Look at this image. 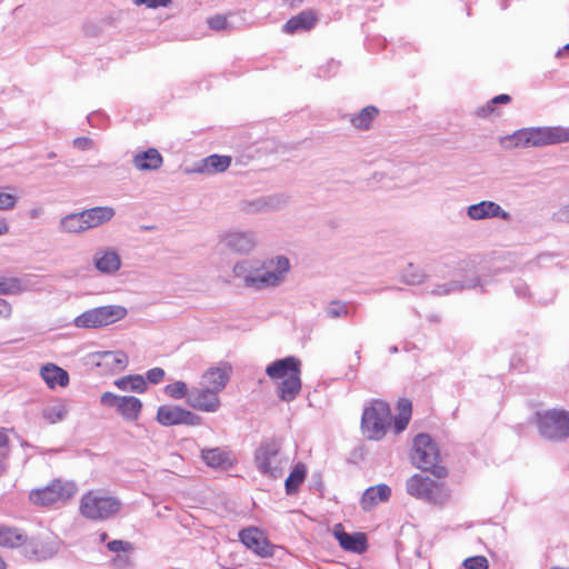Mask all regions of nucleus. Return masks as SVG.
<instances>
[{
	"mask_svg": "<svg viewBox=\"0 0 569 569\" xmlns=\"http://www.w3.org/2000/svg\"><path fill=\"white\" fill-rule=\"evenodd\" d=\"M126 315L127 310L121 306H103L81 313L74 323L78 328H99L114 323Z\"/></svg>",
	"mask_w": 569,
	"mask_h": 569,
	"instance_id": "nucleus-8",
	"label": "nucleus"
},
{
	"mask_svg": "<svg viewBox=\"0 0 569 569\" xmlns=\"http://www.w3.org/2000/svg\"><path fill=\"white\" fill-rule=\"evenodd\" d=\"M164 393L172 399H182L186 396L188 397V387L183 381H176L173 383L167 385L164 388Z\"/></svg>",
	"mask_w": 569,
	"mask_h": 569,
	"instance_id": "nucleus-41",
	"label": "nucleus"
},
{
	"mask_svg": "<svg viewBox=\"0 0 569 569\" xmlns=\"http://www.w3.org/2000/svg\"><path fill=\"white\" fill-rule=\"evenodd\" d=\"M6 470V465H0V476Z\"/></svg>",
	"mask_w": 569,
	"mask_h": 569,
	"instance_id": "nucleus-59",
	"label": "nucleus"
},
{
	"mask_svg": "<svg viewBox=\"0 0 569 569\" xmlns=\"http://www.w3.org/2000/svg\"><path fill=\"white\" fill-rule=\"evenodd\" d=\"M230 164V156L211 154L202 160L200 172L208 174L223 172Z\"/></svg>",
	"mask_w": 569,
	"mask_h": 569,
	"instance_id": "nucleus-27",
	"label": "nucleus"
},
{
	"mask_svg": "<svg viewBox=\"0 0 569 569\" xmlns=\"http://www.w3.org/2000/svg\"><path fill=\"white\" fill-rule=\"evenodd\" d=\"M121 509L118 498L102 490H90L82 495L79 502L80 515L89 520L103 521L114 517Z\"/></svg>",
	"mask_w": 569,
	"mask_h": 569,
	"instance_id": "nucleus-5",
	"label": "nucleus"
},
{
	"mask_svg": "<svg viewBox=\"0 0 569 569\" xmlns=\"http://www.w3.org/2000/svg\"><path fill=\"white\" fill-rule=\"evenodd\" d=\"M227 247L239 253L248 252L253 247V241L243 233H230L226 238Z\"/></svg>",
	"mask_w": 569,
	"mask_h": 569,
	"instance_id": "nucleus-31",
	"label": "nucleus"
},
{
	"mask_svg": "<svg viewBox=\"0 0 569 569\" xmlns=\"http://www.w3.org/2000/svg\"><path fill=\"white\" fill-rule=\"evenodd\" d=\"M22 546L26 558L32 561H42L57 555L60 543L56 538L38 536L27 539Z\"/></svg>",
	"mask_w": 569,
	"mask_h": 569,
	"instance_id": "nucleus-10",
	"label": "nucleus"
},
{
	"mask_svg": "<svg viewBox=\"0 0 569 569\" xmlns=\"http://www.w3.org/2000/svg\"><path fill=\"white\" fill-rule=\"evenodd\" d=\"M530 147L569 142V128L543 127L528 129Z\"/></svg>",
	"mask_w": 569,
	"mask_h": 569,
	"instance_id": "nucleus-11",
	"label": "nucleus"
},
{
	"mask_svg": "<svg viewBox=\"0 0 569 569\" xmlns=\"http://www.w3.org/2000/svg\"><path fill=\"white\" fill-rule=\"evenodd\" d=\"M7 568V565L4 562V560L2 559V557H0V569H6Z\"/></svg>",
	"mask_w": 569,
	"mask_h": 569,
	"instance_id": "nucleus-57",
	"label": "nucleus"
},
{
	"mask_svg": "<svg viewBox=\"0 0 569 569\" xmlns=\"http://www.w3.org/2000/svg\"><path fill=\"white\" fill-rule=\"evenodd\" d=\"M78 492L73 480L53 479L42 488L29 492L31 503L42 508L59 509L66 506Z\"/></svg>",
	"mask_w": 569,
	"mask_h": 569,
	"instance_id": "nucleus-3",
	"label": "nucleus"
},
{
	"mask_svg": "<svg viewBox=\"0 0 569 569\" xmlns=\"http://www.w3.org/2000/svg\"><path fill=\"white\" fill-rule=\"evenodd\" d=\"M97 366L109 372H120L128 366V357L122 351H106L97 356Z\"/></svg>",
	"mask_w": 569,
	"mask_h": 569,
	"instance_id": "nucleus-19",
	"label": "nucleus"
},
{
	"mask_svg": "<svg viewBox=\"0 0 569 569\" xmlns=\"http://www.w3.org/2000/svg\"><path fill=\"white\" fill-rule=\"evenodd\" d=\"M333 533L341 548L346 551L361 553L367 549V540L363 533H347L342 530L341 525L336 526Z\"/></svg>",
	"mask_w": 569,
	"mask_h": 569,
	"instance_id": "nucleus-17",
	"label": "nucleus"
},
{
	"mask_svg": "<svg viewBox=\"0 0 569 569\" xmlns=\"http://www.w3.org/2000/svg\"><path fill=\"white\" fill-rule=\"evenodd\" d=\"M463 567L466 569H488L489 563L485 556H475L465 559Z\"/></svg>",
	"mask_w": 569,
	"mask_h": 569,
	"instance_id": "nucleus-42",
	"label": "nucleus"
},
{
	"mask_svg": "<svg viewBox=\"0 0 569 569\" xmlns=\"http://www.w3.org/2000/svg\"><path fill=\"white\" fill-rule=\"evenodd\" d=\"M528 129L516 131L515 133L501 139V143L506 148H528L530 147Z\"/></svg>",
	"mask_w": 569,
	"mask_h": 569,
	"instance_id": "nucleus-33",
	"label": "nucleus"
},
{
	"mask_svg": "<svg viewBox=\"0 0 569 569\" xmlns=\"http://www.w3.org/2000/svg\"><path fill=\"white\" fill-rule=\"evenodd\" d=\"M391 496V489L385 483L368 488L360 500L363 510H370L378 503L387 501Z\"/></svg>",
	"mask_w": 569,
	"mask_h": 569,
	"instance_id": "nucleus-21",
	"label": "nucleus"
},
{
	"mask_svg": "<svg viewBox=\"0 0 569 569\" xmlns=\"http://www.w3.org/2000/svg\"><path fill=\"white\" fill-rule=\"evenodd\" d=\"M108 549L112 552H129L133 549L132 545L123 540H112L107 545Z\"/></svg>",
	"mask_w": 569,
	"mask_h": 569,
	"instance_id": "nucleus-45",
	"label": "nucleus"
},
{
	"mask_svg": "<svg viewBox=\"0 0 569 569\" xmlns=\"http://www.w3.org/2000/svg\"><path fill=\"white\" fill-rule=\"evenodd\" d=\"M88 230L110 221L114 217V209L111 207H94L81 211Z\"/></svg>",
	"mask_w": 569,
	"mask_h": 569,
	"instance_id": "nucleus-24",
	"label": "nucleus"
},
{
	"mask_svg": "<svg viewBox=\"0 0 569 569\" xmlns=\"http://www.w3.org/2000/svg\"><path fill=\"white\" fill-rule=\"evenodd\" d=\"M113 565L119 569H123L130 565V558L128 556H117L113 559Z\"/></svg>",
	"mask_w": 569,
	"mask_h": 569,
	"instance_id": "nucleus-51",
	"label": "nucleus"
},
{
	"mask_svg": "<svg viewBox=\"0 0 569 569\" xmlns=\"http://www.w3.org/2000/svg\"><path fill=\"white\" fill-rule=\"evenodd\" d=\"M412 416V402L407 398H401L397 402V416L392 423L396 435L401 433L408 427Z\"/></svg>",
	"mask_w": 569,
	"mask_h": 569,
	"instance_id": "nucleus-25",
	"label": "nucleus"
},
{
	"mask_svg": "<svg viewBox=\"0 0 569 569\" xmlns=\"http://www.w3.org/2000/svg\"><path fill=\"white\" fill-rule=\"evenodd\" d=\"M9 445L8 430L4 428L0 429V450L6 449Z\"/></svg>",
	"mask_w": 569,
	"mask_h": 569,
	"instance_id": "nucleus-52",
	"label": "nucleus"
},
{
	"mask_svg": "<svg viewBox=\"0 0 569 569\" xmlns=\"http://www.w3.org/2000/svg\"><path fill=\"white\" fill-rule=\"evenodd\" d=\"M318 22V16L313 10H305L297 16L291 17L283 26V31L288 34L305 32L311 30Z\"/></svg>",
	"mask_w": 569,
	"mask_h": 569,
	"instance_id": "nucleus-16",
	"label": "nucleus"
},
{
	"mask_svg": "<svg viewBox=\"0 0 569 569\" xmlns=\"http://www.w3.org/2000/svg\"><path fill=\"white\" fill-rule=\"evenodd\" d=\"M10 224L6 218H0V236L9 233Z\"/></svg>",
	"mask_w": 569,
	"mask_h": 569,
	"instance_id": "nucleus-54",
	"label": "nucleus"
},
{
	"mask_svg": "<svg viewBox=\"0 0 569 569\" xmlns=\"http://www.w3.org/2000/svg\"><path fill=\"white\" fill-rule=\"evenodd\" d=\"M27 541L26 533L14 527L0 526V546L6 548H16Z\"/></svg>",
	"mask_w": 569,
	"mask_h": 569,
	"instance_id": "nucleus-26",
	"label": "nucleus"
},
{
	"mask_svg": "<svg viewBox=\"0 0 569 569\" xmlns=\"http://www.w3.org/2000/svg\"><path fill=\"white\" fill-rule=\"evenodd\" d=\"M121 396H117L110 391H106L101 395L100 402L107 407H114L117 409Z\"/></svg>",
	"mask_w": 569,
	"mask_h": 569,
	"instance_id": "nucleus-47",
	"label": "nucleus"
},
{
	"mask_svg": "<svg viewBox=\"0 0 569 569\" xmlns=\"http://www.w3.org/2000/svg\"><path fill=\"white\" fill-rule=\"evenodd\" d=\"M290 7H296L297 4L301 3L302 0H286Z\"/></svg>",
	"mask_w": 569,
	"mask_h": 569,
	"instance_id": "nucleus-56",
	"label": "nucleus"
},
{
	"mask_svg": "<svg viewBox=\"0 0 569 569\" xmlns=\"http://www.w3.org/2000/svg\"><path fill=\"white\" fill-rule=\"evenodd\" d=\"M270 466H271V465H267V463L258 465V467H259V471H260L261 473H268V472H269V469H270Z\"/></svg>",
	"mask_w": 569,
	"mask_h": 569,
	"instance_id": "nucleus-55",
	"label": "nucleus"
},
{
	"mask_svg": "<svg viewBox=\"0 0 569 569\" xmlns=\"http://www.w3.org/2000/svg\"><path fill=\"white\" fill-rule=\"evenodd\" d=\"M425 278V273L413 263H409L402 271V279L408 284H420L423 282Z\"/></svg>",
	"mask_w": 569,
	"mask_h": 569,
	"instance_id": "nucleus-38",
	"label": "nucleus"
},
{
	"mask_svg": "<svg viewBox=\"0 0 569 569\" xmlns=\"http://www.w3.org/2000/svg\"><path fill=\"white\" fill-rule=\"evenodd\" d=\"M11 313V305L7 300L0 298V320L9 319Z\"/></svg>",
	"mask_w": 569,
	"mask_h": 569,
	"instance_id": "nucleus-50",
	"label": "nucleus"
},
{
	"mask_svg": "<svg viewBox=\"0 0 569 569\" xmlns=\"http://www.w3.org/2000/svg\"><path fill=\"white\" fill-rule=\"evenodd\" d=\"M97 268L102 272H113L120 267V259L116 252H104L96 260Z\"/></svg>",
	"mask_w": 569,
	"mask_h": 569,
	"instance_id": "nucleus-34",
	"label": "nucleus"
},
{
	"mask_svg": "<svg viewBox=\"0 0 569 569\" xmlns=\"http://www.w3.org/2000/svg\"><path fill=\"white\" fill-rule=\"evenodd\" d=\"M301 362L295 357H286L270 363L266 368L267 376L277 382L279 398L282 401L293 400L301 390Z\"/></svg>",
	"mask_w": 569,
	"mask_h": 569,
	"instance_id": "nucleus-2",
	"label": "nucleus"
},
{
	"mask_svg": "<svg viewBox=\"0 0 569 569\" xmlns=\"http://www.w3.org/2000/svg\"><path fill=\"white\" fill-rule=\"evenodd\" d=\"M16 196L7 192L4 188H0V210H11L16 207Z\"/></svg>",
	"mask_w": 569,
	"mask_h": 569,
	"instance_id": "nucleus-43",
	"label": "nucleus"
},
{
	"mask_svg": "<svg viewBox=\"0 0 569 569\" xmlns=\"http://www.w3.org/2000/svg\"><path fill=\"white\" fill-rule=\"evenodd\" d=\"M157 421L164 427L184 425L199 426L201 418L192 411L179 406L163 405L157 410Z\"/></svg>",
	"mask_w": 569,
	"mask_h": 569,
	"instance_id": "nucleus-9",
	"label": "nucleus"
},
{
	"mask_svg": "<svg viewBox=\"0 0 569 569\" xmlns=\"http://www.w3.org/2000/svg\"><path fill=\"white\" fill-rule=\"evenodd\" d=\"M288 270L289 260L284 257L270 259L256 268L247 261L237 263L233 267L234 274L242 278L247 287L257 289L277 286L281 281L283 273Z\"/></svg>",
	"mask_w": 569,
	"mask_h": 569,
	"instance_id": "nucleus-1",
	"label": "nucleus"
},
{
	"mask_svg": "<svg viewBox=\"0 0 569 569\" xmlns=\"http://www.w3.org/2000/svg\"><path fill=\"white\" fill-rule=\"evenodd\" d=\"M212 467H216V465H211ZM222 465L221 463H218L217 467H221Z\"/></svg>",
	"mask_w": 569,
	"mask_h": 569,
	"instance_id": "nucleus-60",
	"label": "nucleus"
},
{
	"mask_svg": "<svg viewBox=\"0 0 569 569\" xmlns=\"http://www.w3.org/2000/svg\"><path fill=\"white\" fill-rule=\"evenodd\" d=\"M142 401L132 396H121L117 412L127 421H137L142 411Z\"/></svg>",
	"mask_w": 569,
	"mask_h": 569,
	"instance_id": "nucleus-23",
	"label": "nucleus"
},
{
	"mask_svg": "<svg viewBox=\"0 0 569 569\" xmlns=\"http://www.w3.org/2000/svg\"><path fill=\"white\" fill-rule=\"evenodd\" d=\"M433 469L431 470L432 475H435L438 478L446 477L447 469L443 465H432Z\"/></svg>",
	"mask_w": 569,
	"mask_h": 569,
	"instance_id": "nucleus-53",
	"label": "nucleus"
},
{
	"mask_svg": "<svg viewBox=\"0 0 569 569\" xmlns=\"http://www.w3.org/2000/svg\"><path fill=\"white\" fill-rule=\"evenodd\" d=\"M107 538H108L107 532H102V533L100 535V540H101V541H104Z\"/></svg>",
	"mask_w": 569,
	"mask_h": 569,
	"instance_id": "nucleus-58",
	"label": "nucleus"
},
{
	"mask_svg": "<svg viewBox=\"0 0 569 569\" xmlns=\"http://www.w3.org/2000/svg\"><path fill=\"white\" fill-rule=\"evenodd\" d=\"M378 113L379 110L376 107L367 106L359 113L351 118V123L359 130H368L371 128V123Z\"/></svg>",
	"mask_w": 569,
	"mask_h": 569,
	"instance_id": "nucleus-30",
	"label": "nucleus"
},
{
	"mask_svg": "<svg viewBox=\"0 0 569 569\" xmlns=\"http://www.w3.org/2000/svg\"><path fill=\"white\" fill-rule=\"evenodd\" d=\"M240 541L260 557H271L273 555L272 545L258 528L250 527L239 532Z\"/></svg>",
	"mask_w": 569,
	"mask_h": 569,
	"instance_id": "nucleus-13",
	"label": "nucleus"
},
{
	"mask_svg": "<svg viewBox=\"0 0 569 569\" xmlns=\"http://www.w3.org/2000/svg\"><path fill=\"white\" fill-rule=\"evenodd\" d=\"M538 435L545 440L559 442L569 438V411L566 409H546L532 417Z\"/></svg>",
	"mask_w": 569,
	"mask_h": 569,
	"instance_id": "nucleus-4",
	"label": "nucleus"
},
{
	"mask_svg": "<svg viewBox=\"0 0 569 569\" xmlns=\"http://www.w3.org/2000/svg\"><path fill=\"white\" fill-rule=\"evenodd\" d=\"M163 163V158L154 148H149L146 151L138 152L133 157V166L141 171L157 170Z\"/></svg>",
	"mask_w": 569,
	"mask_h": 569,
	"instance_id": "nucleus-22",
	"label": "nucleus"
},
{
	"mask_svg": "<svg viewBox=\"0 0 569 569\" xmlns=\"http://www.w3.org/2000/svg\"><path fill=\"white\" fill-rule=\"evenodd\" d=\"M510 101H511V97L509 94L502 93V94L496 96L495 98H492L490 100V102L487 106L478 109L477 114L481 118H487L491 113H493L495 104H498V103L507 104Z\"/></svg>",
	"mask_w": 569,
	"mask_h": 569,
	"instance_id": "nucleus-40",
	"label": "nucleus"
},
{
	"mask_svg": "<svg viewBox=\"0 0 569 569\" xmlns=\"http://www.w3.org/2000/svg\"><path fill=\"white\" fill-rule=\"evenodd\" d=\"M22 291L21 282L18 278L0 277V293L17 295Z\"/></svg>",
	"mask_w": 569,
	"mask_h": 569,
	"instance_id": "nucleus-39",
	"label": "nucleus"
},
{
	"mask_svg": "<svg viewBox=\"0 0 569 569\" xmlns=\"http://www.w3.org/2000/svg\"><path fill=\"white\" fill-rule=\"evenodd\" d=\"M216 389L208 387L196 388L188 393L187 402L196 410L203 412H214L220 407L219 393Z\"/></svg>",
	"mask_w": 569,
	"mask_h": 569,
	"instance_id": "nucleus-12",
	"label": "nucleus"
},
{
	"mask_svg": "<svg viewBox=\"0 0 569 569\" xmlns=\"http://www.w3.org/2000/svg\"><path fill=\"white\" fill-rule=\"evenodd\" d=\"M201 457L204 462H230L234 459L231 451L223 448L202 450Z\"/></svg>",
	"mask_w": 569,
	"mask_h": 569,
	"instance_id": "nucleus-35",
	"label": "nucleus"
},
{
	"mask_svg": "<svg viewBox=\"0 0 569 569\" xmlns=\"http://www.w3.org/2000/svg\"><path fill=\"white\" fill-rule=\"evenodd\" d=\"M164 378V371L161 368H152L147 371V380L151 383H159Z\"/></svg>",
	"mask_w": 569,
	"mask_h": 569,
	"instance_id": "nucleus-48",
	"label": "nucleus"
},
{
	"mask_svg": "<svg viewBox=\"0 0 569 569\" xmlns=\"http://www.w3.org/2000/svg\"><path fill=\"white\" fill-rule=\"evenodd\" d=\"M391 426L390 406L382 400H373L366 407L361 417V431L369 440H381Z\"/></svg>",
	"mask_w": 569,
	"mask_h": 569,
	"instance_id": "nucleus-6",
	"label": "nucleus"
},
{
	"mask_svg": "<svg viewBox=\"0 0 569 569\" xmlns=\"http://www.w3.org/2000/svg\"><path fill=\"white\" fill-rule=\"evenodd\" d=\"M407 492L429 503L442 506L449 501L450 492L440 481L429 476L413 475L407 480Z\"/></svg>",
	"mask_w": 569,
	"mask_h": 569,
	"instance_id": "nucleus-7",
	"label": "nucleus"
},
{
	"mask_svg": "<svg viewBox=\"0 0 569 569\" xmlns=\"http://www.w3.org/2000/svg\"><path fill=\"white\" fill-rule=\"evenodd\" d=\"M40 375L50 389H54L57 386L64 388L69 385V373L54 363L42 366Z\"/></svg>",
	"mask_w": 569,
	"mask_h": 569,
	"instance_id": "nucleus-20",
	"label": "nucleus"
},
{
	"mask_svg": "<svg viewBox=\"0 0 569 569\" xmlns=\"http://www.w3.org/2000/svg\"><path fill=\"white\" fill-rule=\"evenodd\" d=\"M307 477L306 465H296L293 470L286 479L284 487L287 495H295L298 492L300 486Z\"/></svg>",
	"mask_w": 569,
	"mask_h": 569,
	"instance_id": "nucleus-29",
	"label": "nucleus"
},
{
	"mask_svg": "<svg viewBox=\"0 0 569 569\" xmlns=\"http://www.w3.org/2000/svg\"><path fill=\"white\" fill-rule=\"evenodd\" d=\"M114 386L122 391L143 393L148 383L141 375H128L114 380Z\"/></svg>",
	"mask_w": 569,
	"mask_h": 569,
	"instance_id": "nucleus-28",
	"label": "nucleus"
},
{
	"mask_svg": "<svg viewBox=\"0 0 569 569\" xmlns=\"http://www.w3.org/2000/svg\"><path fill=\"white\" fill-rule=\"evenodd\" d=\"M231 372L232 367L228 362L211 367L202 375L203 386L216 389V391H222L230 379Z\"/></svg>",
	"mask_w": 569,
	"mask_h": 569,
	"instance_id": "nucleus-15",
	"label": "nucleus"
},
{
	"mask_svg": "<svg viewBox=\"0 0 569 569\" xmlns=\"http://www.w3.org/2000/svg\"><path fill=\"white\" fill-rule=\"evenodd\" d=\"M137 6L144 4L148 8L168 7L172 0H133Z\"/></svg>",
	"mask_w": 569,
	"mask_h": 569,
	"instance_id": "nucleus-49",
	"label": "nucleus"
},
{
	"mask_svg": "<svg viewBox=\"0 0 569 569\" xmlns=\"http://www.w3.org/2000/svg\"><path fill=\"white\" fill-rule=\"evenodd\" d=\"M279 452V443L276 440H268L263 442L257 451L256 459L259 462H268L276 458Z\"/></svg>",
	"mask_w": 569,
	"mask_h": 569,
	"instance_id": "nucleus-36",
	"label": "nucleus"
},
{
	"mask_svg": "<svg viewBox=\"0 0 569 569\" xmlns=\"http://www.w3.org/2000/svg\"><path fill=\"white\" fill-rule=\"evenodd\" d=\"M468 216L473 220L493 217H501L505 220L509 219V213L503 211L499 204L492 201H481L479 203L471 204L468 208Z\"/></svg>",
	"mask_w": 569,
	"mask_h": 569,
	"instance_id": "nucleus-18",
	"label": "nucleus"
},
{
	"mask_svg": "<svg viewBox=\"0 0 569 569\" xmlns=\"http://www.w3.org/2000/svg\"><path fill=\"white\" fill-rule=\"evenodd\" d=\"M565 49L569 50V43H568V44H566Z\"/></svg>",
	"mask_w": 569,
	"mask_h": 569,
	"instance_id": "nucleus-61",
	"label": "nucleus"
},
{
	"mask_svg": "<svg viewBox=\"0 0 569 569\" xmlns=\"http://www.w3.org/2000/svg\"><path fill=\"white\" fill-rule=\"evenodd\" d=\"M208 24L212 30H224L228 27L227 17L222 14H217L208 20Z\"/></svg>",
	"mask_w": 569,
	"mask_h": 569,
	"instance_id": "nucleus-46",
	"label": "nucleus"
},
{
	"mask_svg": "<svg viewBox=\"0 0 569 569\" xmlns=\"http://www.w3.org/2000/svg\"><path fill=\"white\" fill-rule=\"evenodd\" d=\"M327 313L331 318L347 316L348 308H347L346 303H343V302L332 301L327 309Z\"/></svg>",
	"mask_w": 569,
	"mask_h": 569,
	"instance_id": "nucleus-44",
	"label": "nucleus"
},
{
	"mask_svg": "<svg viewBox=\"0 0 569 569\" xmlns=\"http://www.w3.org/2000/svg\"><path fill=\"white\" fill-rule=\"evenodd\" d=\"M82 212L70 213L61 220V228L66 232L76 233L87 231L84 218L81 217Z\"/></svg>",
	"mask_w": 569,
	"mask_h": 569,
	"instance_id": "nucleus-32",
	"label": "nucleus"
},
{
	"mask_svg": "<svg viewBox=\"0 0 569 569\" xmlns=\"http://www.w3.org/2000/svg\"><path fill=\"white\" fill-rule=\"evenodd\" d=\"M440 458L438 445L428 433H419L413 439L412 459L420 462H436Z\"/></svg>",
	"mask_w": 569,
	"mask_h": 569,
	"instance_id": "nucleus-14",
	"label": "nucleus"
},
{
	"mask_svg": "<svg viewBox=\"0 0 569 569\" xmlns=\"http://www.w3.org/2000/svg\"><path fill=\"white\" fill-rule=\"evenodd\" d=\"M67 415V408L63 403H56L47 407L42 416L49 423H57L61 421Z\"/></svg>",
	"mask_w": 569,
	"mask_h": 569,
	"instance_id": "nucleus-37",
	"label": "nucleus"
}]
</instances>
